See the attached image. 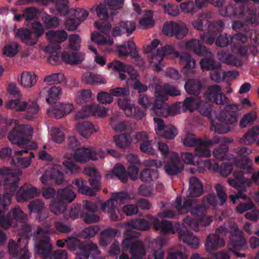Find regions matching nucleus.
I'll list each match as a JSON object with an SVG mask.
<instances>
[{"label":"nucleus","mask_w":259,"mask_h":259,"mask_svg":"<svg viewBox=\"0 0 259 259\" xmlns=\"http://www.w3.org/2000/svg\"><path fill=\"white\" fill-rule=\"evenodd\" d=\"M52 225L50 222L46 221L41 227L32 232V227L28 225H24L22 227L20 234V238L17 242L14 240H11L8 244V250L9 254L14 258L19 259H29V254L26 249L27 245V238L33 236L34 238L38 239V244L41 239L44 240L46 236L48 237V234L53 233L55 230L52 228ZM45 241H43L44 244Z\"/></svg>","instance_id":"nucleus-1"},{"label":"nucleus","mask_w":259,"mask_h":259,"mask_svg":"<svg viewBox=\"0 0 259 259\" xmlns=\"http://www.w3.org/2000/svg\"><path fill=\"white\" fill-rule=\"evenodd\" d=\"M21 170L4 167L0 170V185H4L5 193L0 194V207L4 208L11 203L12 197L18 188Z\"/></svg>","instance_id":"nucleus-2"},{"label":"nucleus","mask_w":259,"mask_h":259,"mask_svg":"<svg viewBox=\"0 0 259 259\" xmlns=\"http://www.w3.org/2000/svg\"><path fill=\"white\" fill-rule=\"evenodd\" d=\"M228 147H220L214 149L212 155L214 159H206L203 163L205 167L214 172H219L226 177L231 173L232 168V156L227 154Z\"/></svg>","instance_id":"nucleus-3"},{"label":"nucleus","mask_w":259,"mask_h":259,"mask_svg":"<svg viewBox=\"0 0 259 259\" xmlns=\"http://www.w3.org/2000/svg\"><path fill=\"white\" fill-rule=\"evenodd\" d=\"M155 89V100L151 109V114L154 113L157 116L166 117L170 114L167 105L164 102L168 96H176L180 95V91L168 84H156Z\"/></svg>","instance_id":"nucleus-4"},{"label":"nucleus","mask_w":259,"mask_h":259,"mask_svg":"<svg viewBox=\"0 0 259 259\" xmlns=\"http://www.w3.org/2000/svg\"><path fill=\"white\" fill-rule=\"evenodd\" d=\"M7 125L13 129L8 135V139L13 144L22 147L29 143L33 135V129L28 124L19 125L17 119H10L7 121Z\"/></svg>","instance_id":"nucleus-5"},{"label":"nucleus","mask_w":259,"mask_h":259,"mask_svg":"<svg viewBox=\"0 0 259 259\" xmlns=\"http://www.w3.org/2000/svg\"><path fill=\"white\" fill-rule=\"evenodd\" d=\"M224 5V4L222 7H219L221 8L219 10L221 15L224 17L236 16L250 24H259V15L255 10L242 7L235 8L233 5H230L228 7H223Z\"/></svg>","instance_id":"nucleus-6"},{"label":"nucleus","mask_w":259,"mask_h":259,"mask_svg":"<svg viewBox=\"0 0 259 259\" xmlns=\"http://www.w3.org/2000/svg\"><path fill=\"white\" fill-rule=\"evenodd\" d=\"M91 146L87 147H80L76 149L74 155L72 154L66 153L64 155V160L62 162L63 165L71 173L76 174L80 172L79 166L73 161H75L85 163L91 160Z\"/></svg>","instance_id":"nucleus-7"},{"label":"nucleus","mask_w":259,"mask_h":259,"mask_svg":"<svg viewBox=\"0 0 259 259\" xmlns=\"http://www.w3.org/2000/svg\"><path fill=\"white\" fill-rule=\"evenodd\" d=\"M135 235L130 231L125 232V238L121 242L122 249L129 250L131 259H147L145 245L142 241L135 238Z\"/></svg>","instance_id":"nucleus-8"},{"label":"nucleus","mask_w":259,"mask_h":259,"mask_svg":"<svg viewBox=\"0 0 259 259\" xmlns=\"http://www.w3.org/2000/svg\"><path fill=\"white\" fill-rule=\"evenodd\" d=\"M195 200H186L183 204L180 197H177L174 204V207L179 214H185L188 212L197 218H201L207 213V208L204 205H195Z\"/></svg>","instance_id":"nucleus-9"},{"label":"nucleus","mask_w":259,"mask_h":259,"mask_svg":"<svg viewBox=\"0 0 259 259\" xmlns=\"http://www.w3.org/2000/svg\"><path fill=\"white\" fill-rule=\"evenodd\" d=\"M230 234V240L228 245L229 250L236 253V255L239 257H245V253L237 252L238 251L246 249L247 248V245L245 239L243 236L242 231L239 229L236 224L233 223L232 224Z\"/></svg>","instance_id":"nucleus-10"},{"label":"nucleus","mask_w":259,"mask_h":259,"mask_svg":"<svg viewBox=\"0 0 259 259\" xmlns=\"http://www.w3.org/2000/svg\"><path fill=\"white\" fill-rule=\"evenodd\" d=\"M108 67L109 69L119 72H127V73L130 76V79L126 80L127 83L130 84L131 81H133L134 89L138 90L139 93L144 92L147 90L146 85L142 84L138 80L136 79L138 73L132 66L125 65L119 61L115 60L109 63Z\"/></svg>","instance_id":"nucleus-11"},{"label":"nucleus","mask_w":259,"mask_h":259,"mask_svg":"<svg viewBox=\"0 0 259 259\" xmlns=\"http://www.w3.org/2000/svg\"><path fill=\"white\" fill-rule=\"evenodd\" d=\"M27 219V214L18 206L12 208L7 217L5 215L4 211L0 210V226L4 229L15 227L17 223H24Z\"/></svg>","instance_id":"nucleus-12"},{"label":"nucleus","mask_w":259,"mask_h":259,"mask_svg":"<svg viewBox=\"0 0 259 259\" xmlns=\"http://www.w3.org/2000/svg\"><path fill=\"white\" fill-rule=\"evenodd\" d=\"M124 0H105L95 8L96 13L100 19L103 21L112 19L123 4Z\"/></svg>","instance_id":"nucleus-13"},{"label":"nucleus","mask_w":259,"mask_h":259,"mask_svg":"<svg viewBox=\"0 0 259 259\" xmlns=\"http://www.w3.org/2000/svg\"><path fill=\"white\" fill-rule=\"evenodd\" d=\"M236 121L234 116H227L226 112H221L211 122V130L218 134H225L230 131Z\"/></svg>","instance_id":"nucleus-14"},{"label":"nucleus","mask_w":259,"mask_h":259,"mask_svg":"<svg viewBox=\"0 0 259 259\" xmlns=\"http://www.w3.org/2000/svg\"><path fill=\"white\" fill-rule=\"evenodd\" d=\"M227 231L225 227L222 226L216 229L214 234L208 235L205 244L206 251L211 253L223 247L225 244L224 236L226 235Z\"/></svg>","instance_id":"nucleus-15"},{"label":"nucleus","mask_w":259,"mask_h":259,"mask_svg":"<svg viewBox=\"0 0 259 259\" xmlns=\"http://www.w3.org/2000/svg\"><path fill=\"white\" fill-rule=\"evenodd\" d=\"M44 240L41 239L40 243L37 244L36 249L38 253L44 257V259H67L68 255L65 250H58L55 251L53 254H50L52 246L49 242V238L46 236Z\"/></svg>","instance_id":"nucleus-16"},{"label":"nucleus","mask_w":259,"mask_h":259,"mask_svg":"<svg viewBox=\"0 0 259 259\" xmlns=\"http://www.w3.org/2000/svg\"><path fill=\"white\" fill-rule=\"evenodd\" d=\"M169 55L171 58H178L180 55L179 52L172 46H165L157 50L156 54L151 57V63L153 64L154 69L160 71L162 69L163 65L161 61L164 56Z\"/></svg>","instance_id":"nucleus-17"},{"label":"nucleus","mask_w":259,"mask_h":259,"mask_svg":"<svg viewBox=\"0 0 259 259\" xmlns=\"http://www.w3.org/2000/svg\"><path fill=\"white\" fill-rule=\"evenodd\" d=\"M234 178L228 179L229 184L239 191H246L245 187H250L253 181L256 184L259 185V170L252 175V180L244 178L241 172L234 173Z\"/></svg>","instance_id":"nucleus-18"},{"label":"nucleus","mask_w":259,"mask_h":259,"mask_svg":"<svg viewBox=\"0 0 259 259\" xmlns=\"http://www.w3.org/2000/svg\"><path fill=\"white\" fill-rule=\"evenodd\" d=\"M118 106L122 109L125 114L136 120H141L145 116V113L138 106L131 103L126 99H119L117 101Z\"/></svg>","instance_id":"nucleus-19"},{"label":"nucleus","mask_w":259,"mask_h":259,"mask_svg":"<svg viewBox=\"0 0 259 259\" xmlns=\"http://www.w3.org/2000/svg\"><path fill=\"white\" fill-rule=\"evenodd\" d=\"M188 30L185 25L170 21L165 22L163 33L168 36H175L177 39L184 38L188 33Z\"/></svg>","instance_id":"nucleus-20"},{"label":"nucleus","mask_w":259,"mask_h":259,"mask_svg":"<svg viewBox=\"0 0 259 259\" xmlns=\"http://www.w3.org/2000/svg\"><path fill=\"white\" fill-rule=\"evenodd\" d=\"M236 150L238 155L236 158L232 157L233 163L244 169L246 172H250L251 170L252 161L247 157V155L251 153V150L243 147Z\"/></svg>","instance_id":"nucleus-21"},{"label":"nucleus","mask_w":259,"mask_h":259,"mask_svg":"<svg viewBox=\"0 0 259 259\" xmlns=\"http://www.w3.org/2000/svg\"><path fill=\"white\" fill-rule=\"evenodd\" d=\"M155 132L159 137L172 139L178 134L177 129L171 125H165L162 119L159 117H154Z\"/></svg>","instance_id":"nucleus-22"},{"label":"nucleus","mask_w":259,"mask_h":259,"mask_svg":"<svg viewBox=\"0 0 259 259\" xmlns=\"http://www.w3.org/2000/svg\"><path fill=\"white\" fill-rule=\"evenodd\" d=\"M59 168L61 169L60 166L48 168L40 178L41 183L44 185L50 183H55L58 184L63 183L64 182L63 174L59 170Z\"/></svg>","instance_id":"nucleus-23"},{"label":"nucleus","mask_w":259,"mask_h":259,"mask_svg":"<svg viewBox=\"0 0 259 259\" xmlns=\"http://www.w3.org/2000/svg\"><path fill=\"white\" fill-rule=\"evenodd\" d=\"M62 94V89L59 87H47L42 88L38 94L40 99L46 98V102L49 104L54 103L60 98Z\"/></svg>","instance_id":"nucleus-24"},{"label":"nucleus","mask_w":259,"mask_h":259,"mask_svg":"<svg viewBox=\"0 0 259 259\" xmlns=\"http://www.w3.org/2000/svg\"><path fill=\"white\" fill-rule=\"evenodd\" d=\"M39 195L38 189L30 184L22 186L16 193V199L19 202H23Z\"/></svg>","instance_id":"nucleus-25"},{"label":"nucleus","mask_w":259,"mask_h":259,"mask_svg":"<svg viewBox=\"0 0 259 259\" xmlns=\"http://www.w3.org/2000/svg\"><path fill=\"white\" fill-rule=\"evenodd\" d=\"M212 220V217L206 214L199 218L197 221L190 217H187L184 219L183 225L185 228H189L194 231H197L199 229V226H208L210 225Z\"/></svg>","instance_id":"nucleus-26"},{"label":"nucleus","mask_w":259,"mask_h":259,"mask_svg":"<svg viewBox=\"0 0 259 259\" xmlns=\"http://www.w3.org/2000/svg\"><path fill=\"white\" fill-rule=\"evenodd\" d=\"M133 5L134 10L137 14L143 15V18L139 20V27L142 29H148L153 26L155 22L153 18L152 12L149 10L142 11L139 5L135 2H133Z\"/></svg>","instance_id":"nucleus-27"},{"label":"nucleus","mask_w":259,"mask_h":259,"mask_svg":"<svg viewBox=\"0 0 259 259\" xmlns=\"http://www.w3.org/2000/svg\"><path fill=\"white\" fill-rule=\"evenodd\" d=\"M180 63L183 65V73L187 77L193 76L195 74L194 68L196 67V61L187 53L181 54L179 57Z\"/></svg>","instance_id":"nucleus-28"},{"label":"nucleus","mask_w":259,"mask_h":259,"mask_svg":"<svg viewBox=\"0 0 259 259\" xmlns=\"http://www.w3.org/2000/svg\"><path fill=\"white\" fill-rule=\"evenodd\" d=\"M215 190L218 195V200L216 198L214 194H208L203 199L204 205L206 204L213 206L217 204L222 205L226 202L227 197L226 194L223 191V187L219 184H217L215 186Z\"/></svg>","instance_id":"nucleus-29"},{"label":"nucleus","mask_w":259,"mask_h":259,"mask_svg":"<svg viewBox=\"0 0 259 259\" xmlns=\"http://www.w3.org/2000/svg\"><path fill=\"white\" fill-rule=\"evenodd\" d=\"M248 38L246 35H243L240 33H237L232 37L225 34L220 35L217 39L215 44L218 46L224 47L230 43H232L233 46H234L237 43L246 42Z\"/></svg>","instance_id":"nucleus-30"},{"label":"nucleus","mask_w":259,"mask_h":259,"mask_svg":"<svg viewBox=\"0 0 259 259\" xmlns=\"http://www.w3.org/2000/svg\"><path fill=\"white\" fill-rule=\"evenodd\" d=\"M82 253L77 254L78 259H87L91 256L94 259L98 258L100 252L96 244L91 241H84L81 245Z\"/></svg>","instance_id":"nucleus-31"},{"label":"nucleus","mask_w":259,"mask_h":259,"mask_svg":"<svg viewBox=\"0 0 259 259\" xmlns=\"http://www.w3.org/2000/svg\"><path fill=\"white\" fill-rule=\"evenodd\" d=\"M116 202L111 197L108 201L101 204V210L107 213L112 221H116L121 220L122 217L119 211L116 209Z\"/></svg>","instance_id":"nucleus-32"},{"label":"nucleus","mask_w":259,"mask_h":259,"mask_svg":"<svg viewBox=\"0 0 259 259\" xmlns=\"http://www.w3.org/2000/svg\"><path fill=\"white\" fill-rule=\"evenodd\" d=\"M230 197L233 203H236V200L239 199L249 200L246 203H240L237 206L236 211L240 213H243L244 212L249 210H251L255 207V205L251 200H250V198H248L241 192H239L236 195H232L230 196Z\"/></svg>","instance_id":"nucleus-33"},{"label":"nucleus","mask_w":259,"mask_h":259,"mask_svg":"<svg viewBox=\"0 0 259 259\" xmlns=\"http://www.w3.org/2000/svg\"><path fill=\"white\" fill-rule=\"evenodd\" d=\"M170 156L171 163L165 165L164 170L169 175H176L183 169L184 165L179 157L178 153H172Z\"/></svg>","instance_id":"nucleus-34"},{"label":"nucleus","mask_w":259,"mask_h":259,"mask_svg":"<svg viewBox=\"0 0 259 259\" xmlns=\"http://www.w3.org/2000/svg\"><path fill=\"white\" fill-rule=\"evenodd\" d=\"M25 118L29 120H34L35 116L40 111V106L36 99H31L25 103Z\"/></svg>","instance_id":"nucleus-35"},{"label":"nucleus","mask_w":259,"mask_h":259,"mask_svg":"<svg viewBox=\"0 0 259 259\" xmlns=\"http://www.w3.org/2000/svg\"><path fill=\"white\" fill-rule=\"evenodd\" d=\"M149 219L152 223L154 228L156 230H160L161 233L173 234L175 232V230L170 222L164 220L160 221L158 218H152L151 216Z\"/></svg>","instance_id":"nucleus-36"},{"label":"nucleus","mask_w":259,"mask_h":259,"mask_svg":"<svg viewBox=\"0 0 259 259\" xmlns=\"http://www.w3.org/2000/svg\"><path fill=\"white\" fill-rule=\"evenodd\" d=\"M46 36L49 43L57 44L64 41L68 34L64 30H52L47 31Z\"/></svg>","instance_id":"nucleus-37"},{"label":"nucleus","mask_w":259,"mask_h":259,"mask_svg":"<svg viewBox=\"0 0 259 259\" xmlns=\"http://www.w3.org/2000/svg\"><path fill=\"white\" fill-rule=\"evenodd\" d=\"M81 81L84 83L91 85H98L106 84L107 81L99 74L90 72H85L81 77Z\"/></svg>","instance_id":"nucleus-38"},{"label":"nucleus","mask_w":259,"mask_h":259,"mask_svg":"<svg viewBox=\"0 0 259 259\" xmlns=\"http://www.w3.org/2000/svg\"><path fill=\"white\" fill-rule=\"evenodd\" d=\"M179 237L184 243L193 248H196L199 245V238L188 231L180 230L179 231Z\"/></svg>","instance_id":"nucleus-39"},{"label":"nucleus","mask_w":259,"mask_h":259,"mask_svg":"<svg viewBox=\"0 0 259 259\" xmlns=\"http://www.w3.org/2000/svg\"><path fill=\"white\" fill-rule=\"evenodd\" d=\"M117 50L121 56L131 55L133 58L140 59L139 57L135 44L132 41H128L123 45L119 46Z\"/></svg>","instance_id":"nucleus-40"},{"label":"nucleus","mask_w":259,"mask_h":259,"mask_svg":"<svg viewBox=\"0 0 259 259\" xmlns=\"http://www.w3.org/2000/svg\"><path fill=\"white\" fill-rule=\"evenodd\" d=\"M76 129L82 137L87 139L90 137L94 133H97L98 131L97 126L88 122L78 123L77 125Z\"/></svg>","instance_id":"nucleus-41"},{"label":"nucleus","mask_w":259,"mask_h":259,"mask_svg":"<svg viewBox=\"0 0 259 259\" xmlns=\"http://www.w3.org/2000/svg\"><path fill=\"white\" fill-rule=\"evenodd\" d=\"M16 35L22 41L27 45L33 46L37 41V38L32 34L30 30L27 29L21 28L17 30Z\"/></svg>","instance_id":"nucleus-42"},{"label":"nucleus","mask_w":259,"mask_h":259,"mask_svg":"<svg viewBox=\"0 0 259 259\" xmlns=\"http://www.w3.org/2000/svg\"><path fill=\"white\" fill-rule=\"evenodd\" d=\"M16 35L22 41L27 45L33 46L37 41V38L32 34L30 30L27 29L21 28L17 30Z\"/></svg>","instance_id":"nucleus-43"},{"label":"nucleus","mask_w":259,"mask_h":259,"mask_svg":"<svg viewBox=\"0 0 259 259\" xmlns=\"http://www.w3.org/2000/svg\"><path fill=\"white\" fill-rule=\"evenodd\" d=\"M190 186L187 192V195L189 197H195L201 195L203 191L202 185L199 180L195 177L190 179Z\"/></svg>","instance_id":"nucleus-44"},{"label":"nucleus","mask_w":259,"mask_h":259,"mask_svg":"<svg viewBox=\"0 0 259 259\" xmlns=\"http://www.w3.org/2000/svg\"><path fill=\"white\" fill-rule=\"evenodd\" d=\"M37 81V76L32 72L25 71L21 73L20 84L25 89H30L35 85Z\"/></svg>","instance_id":"nucleus-45"},{"label":"nucleus","mask_w":259,"mask_h":259,"mask_svg":"<svg viewBox=\"0 0 259 259\" xmlns=\"http://www.w3.org/2000/svg\"><path fill=\"white\" fill-rule=\"evenodd\" d=\"M115 177L120 180L122 183H126L128 180V177L124 167L120 164H116L111 172L106 175V179H110Z\"/></svg>","instance_id":"nucleus-46"},{"label":"nucleus","mask_w":259,"mask_h":259,"mask_svg":"<svg viewBox=\"0 0 259 259\" xmlns=\"http://www.w3.org/2000/svg\"><path fill=\"white\" fill-rule=\"evenodd\" d=\"M180 48L192 51L198 54H202L206 52V47L202 46L199 40L195 39L186 41L183 47H180Z\"/></svg>","instance_id":"nucleus-47"},{"label":"nucleus","mask_w":259,"mask_h":259,"mask_svg":"<svg viewBox=\"0 0 259 259\" xmlns=\"http://www.w3.org/2000/svg\"><path fill=\"white\" fill-rule=\"evenodd\" d=\"M85 54L81 52L71 53L65 52L62 54L63 60L71 64H77L80 63L84 59Z\"/></svg>","instance_id":"nucleus-48"},{"label":"nucleus","mask_w":259,"mask_h":259,"mask_svg":"<svg viewBox=\"0 0 259 259\" xmlns=\"http://www.w3.org/2000/svg\"><path fill=\"white\" fill-rule=\"evenodd\" d=\"M203 87L199 79H188L185 85L186 91L189 94H199Z\"/></svg>","instance_id":"nucleus-49"},{"label":"nucleus","mask_w":259,"mask_h":259,"mask_svg":"<svg viewBox=\"0 0 259 259\" xmlns=\"http://www.w3.org/2000/svg\"><path fill=\"white\" fill-rule=\"evenodd\" d=\"M34 153L31 152L28 157L11 158V164L16 167H19L23 169L29 167L31 163L32 159L34 158Z\"/></svg>","instance_id":"nucleus-50"},{"label":"nucleus","mask_w":259,"mask_h":259,"mask_svg":"<svg viewBox=\"0 0 259 259\" xmlns=\"http://www.w3.org/2000/svg\"><path fill=\"white\" fill-rule=\"evenodd\" d=\"M110 124L112 128L117 132L128 131L130 130L131 125L130 122L118 117L112 118Z\"/></svg>","instance_id":"nucleus-51"},{"label":"nucleus","mask_w":259,"mask_h":259,"mask_svg":"<svg viewBox=\"0 0 259 259\" xmlns=\"http://www.w3.org/2000/svg\"><path fill=\"white\" fill-rule=\"evenodd\" d=\"M75 197V193L70 187L62 189H59L57 193V199H60L65 203L71 202Z\"/></svg>","instance_id":"nucleus-52"},{"label":"nucleus","mask_w":259,"mask_h":259,"mask_svg":"<svg viewBox=\"0 0 259 259\" xmlns=\"http://www.w3.org/2000/svg\"><path fill=\"white\" fill-rule=\"evenodd\" d=\"M116 146L120 149H127L130 147L133 138L129 134H120L113 137Z\"/></svg>","instance_id":"nucleus-53"},{"label":"nucleus","mask_w":259,"mask_h":259,"mask_svg":"<svg viewBox=\"0 0 259 259\" xmlns=\"http://www.w3.org/2000/svg\"><path fill=\"white\" fill-rule=\"evenodd\" d=\"M49 139L55 143H60L64 140V128L62 126L51 127L49 128Z\"/></svg>","instance_id":"nucleus-54"},{"label":"nucleus","mask_w":259,"mask_h":259,"mask_svg":"<svg viewBox=\"0 0 259 259\" xmlns=\"http://www.w3.org/2000/svg\"><path fill=\"white\" fill-rule=\"evenodd\" d=\"M259 135V126H254L250 129L241 139V142L245 145L254 143Z\"/></svg>","instance_id":"nucleus-55"},{"label":"nucleus","mask_w":259,"mask_h":259,"mask_svg":"<svg viewBox=\"0 0 259 259\" xmlns=\"http://www.w3.org/2000/svg\"><path fill=\"white\" fill-rule=\"evenodd\" d=\"M206 54L209 53L208 57L202 59L200 62V67L202 70H215L221 68L220 63L214 61L210 56V53L206 51Z\"/></svg>","instance_id":"nucleus-56"},{"label":"nucleus","mask_w":259,"mask_h":259,"mask_svg":"<svg viewBox=\"0 0 259 259\" xmlns=\"http://www.w3.org/2000/svg\"><path fill=\"white\" fill-rule=\"evenodd\" d=\"M94 99L93 93L89 89L81 90L75 94V100L77 104L81 105Z\"/></svg>","instance_id":"nucleus-57"},{"label":"nucleus","mask_w":259,"mask_h":259,"mask_svg":"<svg viewBox=\"0 0 259 259\" xmlns=\"http://www.w3.org/2000/svg\"><path fill=\"white\" fill-rule=\"evenodd\" d=\"M21 47L17 42L10 41L7 44L3 49V54L8 57L16 56L21 50Z\"/></svg>","instance_id":"nucleus-58"},{"label":"nucleus","mask_w":259,"mask_h":259,"mask_svg":"<svg viewBox=\"0 0 259 259\" xmlns=\"http://www.w3.org/2000/svg\"><path fill=\"white\" fill-rule=\"evenodd\" d=\"M219 59L222 62L229 65L239 66L241 64V60L238 56L219 52L218 54Z\"/></svg>","instance_id":"nucleus-59"},{"label":"nucleus","mask_w":259,"mask_h":259,"mask_svg":"<svg viewBox=\"0 0 259 259\" xmlns=\"http://www.w3.org/2000/svg\"><path fill=\"white\" fill-rule=\"evenodd\" d=\"M25 101H22V95H20L18 99L8 101L6 104L8 109L17 111H24Z\"/></svg>","instance_id":"nucleus-60"},{"label":"nucleus","mask_w":259,"mask_h":259,"mask_svg":"<svg viewBox=\"0 0 259 259\" xmlns=\"http://www.w3.org/2000/svg\"><path fill=\"white\" fill-rule=\"evenodd\" d=\"M67 204L65 202L58 199L51 201L50 205V211L56 215H59L66 209Z\"/></svg>","instance_id":"nucleus-61"},{"label":"nucleus","mask_w":259,"mask_h":259,"mask_svg":"<svg viewBox=\"0 0 259 259\" xmlns=\"http://www.w3.org/2000/svg\"><path fill=\"white\" fill-rule=\"evenodd\" d=\"M95 108V103L83 106L76 114L75 118H84L94 116Z\"/></svg>","instance_id":"nucleus-62"},{"label":"nucleus","mask_w":259,"mask_h":259,"mask_svg":"<svg viewBox=\"0 0 259 259\" xmlns=\"http://www.w3.org/2000/svg\"><path fill=\"white\" fill-rule=\"evenodd\" d=\"M73 184L76 185L78 188V191L83 194L89 196H94L96 194L92 188L84 184V181L81 179H77Z\"/></svg>","instance_id":"nucleus-63"},{"label":"nucleus","mask_w":259,"mask_h":259,"mask_svg":"<svg viewBox=\"0 0 259 259\" xmlns=\"http://www.w3.org/2000/svg\"><path fill=\"white\" fill-rule=\"evenodd\" d=\"M91 39L93 41L99 45L111 46L113 44L112 38L110 37L105 38L102 34L96 31L92 33Z\"/></svg>","instance_id":"nucleus-64"}]
</instances>
